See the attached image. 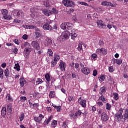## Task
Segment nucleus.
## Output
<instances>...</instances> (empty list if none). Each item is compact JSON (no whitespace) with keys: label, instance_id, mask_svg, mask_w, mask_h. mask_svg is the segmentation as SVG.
<instances>
[{"label":"nucleus","instance_id":"6e6552de","mask_svg":"<svg viewBox=\"0 0 128 128\" xmlns=\"http://www.w3.org/2000/svg\"><path fill=\"white\" fill-rule=\"evenodd\" d=\"M78 102L82 106V108H86V100H82V97L79 98L78 99Z\"/></svg>","mask_w":128,"mask_h":128},{"label":"nucleus","instance_id":"f257e3e1","mask_svg":"<svg viewBox=\"0 0 128 128\" xmlns=\"http://www.w3.org/2000/svg\"><path fill=\"white\" fill-rule=\"evenodd\" d=\"M60 27L62 30H71V38L72 40H74L78 36V34L74 32V29L72 30L74 24H72L70 22H64L60 24Z\"/></svg>","mask_w":128,"mask_h":128},{"label":"nucleus","instance_id":"49530a36","mask_svg":"<svg viewBox=\"0 0 128 128\" xmlns=\"http://www.w3.org/2000/svg\"><path fill=\"white\" fill-rule=\"evenodd\" d=\"M56 64H58V62L54 60L51 62V67L54 68L56 65Z\"/></svg>","mask_w":128,"mask_h":128},{"label":"nucleus","instance_id":"4c0bfd02","mask_svg":"<svg viewBox=\"0 0 128 128\" xmlns=\"http://www.w3.org/2000/svg\"><path fill=\"white\" fill-rule=\"evenodd\" d=\"M4 74L6 76L8 77L10 76V70H8V68H6L4 72Z\"/></svg>","mask_w":128,"mask_h":128},{"label":"nucleus","instance_id":"8fccbe9b","mask_svg":"<svg viewBox=\"0 0 128 128\" xmlns=\"http://www.w3.org/2000/svg\"><path fill=\"white\" fill-rule=\"evenodd\" d=\"M43 82L44 81H42V78H38L36 81V84H42Z\"/></svg>","mask_w":128,"mask_h":128},{"label":"nucleus","instance_id":"dca6fc26","mask_svg":"<svg viewBox=\"0 0 128 128\" xmlns=\"http://www.w3.org/2000/svg\"><path fill=\"white\" fill-rule=\"evenodd\" d=\"M1 115L3 118H6V107L2 108Z\"/></svg>","mask_w":128,"mask_h":128},{"label":"nucleus","instance_id":"052dcab7","mask_svg":"<svg viewBox=\"0 0 128 128\" xmlns=\"http://www.w3.org/2000/svg\"><path fill=\"white\" fill-rule=\"evenodd\" d=\"M14 42V44H20V41L18 40V39H14V40H13Z\"/></svg>","mask_w":128,"mask_h":128},{"label":"nucleus","instance_id":"a18cd8bd","mask_svg":"<svg viewBox=\"0 0 128 128\" xmlns=\"http://www.w3.org/2000/svg\"><path fill=\"white\" fill-rule=\"evenodd\" d=\"M0 78H4V70L0 68Z\"/></svg>","mask_w":128,"mask_h":128},{"label":"nucleus","instance_id":"de8ad7c7","mask_svg":"<svg viewBox=\"0 0 128 128\" xmlns=\"http://www.w3.org/2000/svg\"><path fill=\"white\" fill-rule=\"evenodd\" d=\"M104 80H106V76H104V75H101L100 77V82H104Z\"/></svg>","mask_w":128,"mask_h":128},{"label":"nucleus","instance_id":"a878e982","mask_svg":"<svg viewBox=\"0 0 128 128\" xmlns=\"http://www.w3.org/2000/svg\"><path fill=\"white\" fill-rule=\"evenodd\" d=\"M62 36L64 37V38H68V32L66 31L62 34Z\"/></svg>","mask_w":128,"mask_h":128},{"label":"nucleus","instance_id":"2f4dec72","mask_svg":"<svg viewBox=\"0 0 128 128\" xmlns=\"http://www.w3.org/2000/svg\"><path fill=\"white\" fill-rule=\"evenodd\" d=\"M68 120L64 121L63 122L62 128H68Z\"/></svg>","mask_w":128,"mask_h":128},{"label":"nucleus","instance_id":"e433bc0d","mask_svg":"<svg viewBox=\"0 0 128 128\" xmlns=\"http://www.w3.org/2000/svg\"><path fill=\"white\" fill-rule=\"evenodd\" d=\"M114 98L116 100H118V94L116 92L113 93Z\"/></svg>","mask_w":128,"mask_h":128},{"label":"nucleus","instance_id":"13d9d810","mask_svg":"<svg viewBox=\"0 0 128 128\" xmlns=\"http://www.w3.org/2000/svg\"><path fill=\"white\" fill-rule=\"evenodd\" d=\"M98 44H99V46H104V41L102 40H100L99 41Z\"/></svg>","mask_w":128,"mask_h":128},{"label":"nucleus","instance_id":"4be33fe9","mask_svg":"<svg viewBox=\"0 0 128 128\" xmlns=\"http://www.w3.org/2000/svg\"><path fill=\"white\" fill-rule=\"evenodd\" d=\"M44 78L48 84H50V74L46 73L44 76Z\"/></svg>","mask_w":128,"mask_h":128},{"label":"nucleus","instance_id":"f704fd0d","mask_svg":"<svg viewBox=\"0 0 128 128\" xmlns=\"http://www.w3.org/2000/svg\"><path fill=\"white\" fill-rule=\"evenodd\" d=\"M102 6H110V2L104 1L102 2Z\"/></svg>","mask_w":128,"mask_h":128},{"label":"nucleus","instance_id":"bb28decb","mask_svg":"<svg viewBox=\"0 0 128 128\" xmlns=\"http://www.w3.org/2000/svg\"><path fill=\"white\" fill-rule=\"evenodd\" d=\"M124 117V120H128V110H126L125 112H124V115L122 117Z\"/></svg>","mask_w":128,"mask_h":128},{"label":"nucleus","instance_id":"58836bf2","mask_svg":"<svg viewBox=\"0 0 128 128\" xmlns=\"http://www.w3.org/2000/svg\"><path fill=\"white\" fill-rule=\"evenodd\" d=\"M48 54L49 56H52L54 55V52H52V49H48Z\"/></svg>","mask_w":128,"mask_h":128},{"label":"nucleus","instance_id":"79ce46f5","mask_svg":"<svg viewBox=\"0 0 128 128\" xmlns=\"http://www.w3.org/2000/svg\"><path fill=\"white\" fill-rule=\"evenodd\" d=\"M26 100V97L24 96H22L20 97V102H24Z\"/></svg>","mask_w":128,"mask_h":128},{"label":"nucleus","instance_id":"72a5a7b5","mask_svg":"<svg viewBox=\"0 0 128 128\" xmlns=\"http://www.w3.org/2000/svg\"><path fill=\"white\" fill-rule=\"evenodd\" d=\"M54 60L56 62H58L60 60V56L58 54H55L54 55Z\"/></svg>","mask_w":128,"mask_h":128},{"label":"nucleus","instance_id":"20e7f679","mask_svg":"<svg viewBox=\"0 0 128 128\" xmlns=\"http://www.w3.org/2000/svg\"><path fill=\"white\" fill-rule=\"evenodd\" d=\"M122 109H120L119 113H116L115 114V118L116 119V122H122Z\"/></svg>","mask_w":128,"mask_h":128},{"label":"nucleus","instance_id":"7c9ffc66","mask_svg":"<svg viewBox=\"0 0 128 128\" xmlns=\"http://www.w3.org/2000/svg\"><path fill=\"white\" fill-rule=\"evenodd\" d=\"M20 64L17 62L16 64H15V66H14V70H16L18 72H20Z\"/></svg>","mask_w":128,"mask_h":128},{"label":"nucleus","instance_id":"ddd939ff","mask_svg":"<svg viewBox=\"0 0 128 128\" xmlns=\"http://www.w3.org/2000/svg\"><path fill=\"white\" fill-rule=\"evenodd\" d=\"M52 44V40L49 38H46L44 42V44L46 46H48Z\"/></svg>","mask_w":128,"mask_h":128},{"label":"nucleus","instance_id":"412c9836","mask_svg":"<svg viewBox=\"0 0 128 128\" xmlns=\"http://www.w3.org/2000/svg\"><path fill=\"white\" fill-rule=\"evenodd\" d=\"M82 114V110H78V111H76V112L74 114V118H76L78 116H80Z\"/></svg>","mask_w":128,"mask_h":128},{"label":"nucleus","instance_id":"69168bd1","mask_svg":"<svg viewBox=\"0 0 128 128\" xmlns=\"http://www.w3.org/2000/svg\"><path fill=\"white\" fill-rule=\"evenodd\" d=\"M78 50H82V44H79L78 48Z\"/></svg>","mask_w":128,"mask_h":128},{"label":"nucleus","instance_id":"1a4fd4ad","mask_svg":"<svg viewBox=\"0 0 128 128\" xmlns=\"http://www.w3.org/2000/svg\"><path fill=\"white\" fill-rule=\"evenodd\" d=\"M81 72H82L84 74L88 76V75L90 74V69L88 67H84V68H82Z\"/></svg>","mask_w":128,"mask_h":128},{"label":"nucleus","instance_id":"bf43d9fd","mask_svg":"<svg viewBox=\"0 0 128 128\" xmlns=\"http://www.w3.org/2000/svg\"><path fill=\"white\" fill-rule=\"evenodd\" d=\"M46 110L48 112H52V108L50 107H47Z\"/></svg>","mask_w":128,"mask_h":128},{"label":"nucleus","instance_id":"3c124183","mask_svg":"<svg viewBox=\"0 0 128 128\" xmlns=\"http://www.w3.org/2000/svg\"><path fill=\"white\" fill-rule=\"evenodd\" d=\"M69 116L70 118H74V112H71L70 114H69Z\"/></svg>","mask_w":128,"mask_h":128},{"label":"nucleus","instance_id":"c85d7f7f","mask_svg":"<svg viewBox=\"0 0 128 128\" xmlns=\"http://www.w3.org/2000/svg\"><path fill=\"white\" fill-rule=\"evenodd\" d=\"M26 28L28 30H30L32 28H35L36 30V28H36V26L34 25H27L26 26Z\"/></svg>","mask_w":128,"mask_h":128},{"label":"nucleus","instance_id":"c9c22d12","mask_svg":"<svg viewBox=\"0 0 128 128\" xmlns=\"http://www.w3.org/2000/svg\"><path fill=\"white\" fill-rule=\"evenodd\" d=\"M74 98H76V97L74 96H68V102H72V100H74Z\"/></svg>","mask_w":128,"mask_h":128},{"label":"nucleus","instance_id":"338daca9","mask_svg":"<svg viewBox=\"0 0 128 128\" xmlns=\"http://www.w3.org/2000/svg\"><path fill=\"white\" fill-rule=\"evenodd\" d=\"M34 108H38L40 106V105L38 103H35L32 104Z\"/></svg>","mask_w":128,"mask_h":128},{"label":"nucleus","instance_id":"c756f323","mask_svg":"<svg viewBox=\"0 0 128 128\" xmlns=\"http://www.w3.org/2000/svg\"><path fill=\"white\" fill-rule=\"evenodd\" d=\"M7 110H8V114H12V106L10 105L7 106Z\"/></svg>","mask_w":128,"mask_h":128},{"label":"nucleus","instance_id":"393cba45","mask_svg":"<svg viewBox=\"0 0 128 128\" xmlns=\"http://www.w3.org/2000/svg\"><path fill=\"white\" fill-rule=\"evenodd\" d=\"M20 122H22L24 120V113L21 112L19 116Z\"/></svg>","mask_w":128,"mask_h":128},{"label":"nucleus","instance_id":"9d476101","mask_svg":"<svg viewBox=\"0 0 128 128\" xmlns=\"http://www.w3.org/2000/svg\"><path fill=\"white\" fill-rule=\"evenodd\" d=\"M66 62H62V60H60L59 64V68L61 72H64L66 70Z\"/></svg>","mask_w":128,"mask_h":128},{"label":"nucleus","instance_id":"39448f33","mask_svg":"<svg viewBox=\"0 0 128 128\" xmlns=\"http://www.w3.org/2000/svg\"><path fill=\"white\" fill-rule=\"evenodd\" d=\"M97 26L99 28H103L104 30L106 28V25L104 22L102 21L101 20H98L96 21Z\"/></svg>","mask_w":128,"mask_h":128},{"label":"nucleus","instance_id":"6e6d98bb","mask_svg":"<svg viewBox=\"0 0 128 128\" xmlns=\"http://www.w3.org/2000/svg\"><path fill=\"white\" fill-rule=\"evenodd\" d=\"M110 72H114V66H110L108 68Z\"/></svg>","mask_w":128,"mask_h":128},{"label":"nucleus","instance_id":"4d7b16f0","mask_svg":"<svg viewBox=\"0 0 128 128\" xmlns=\"http://www.w3.org/2000/svg\"><path fill=\"white\" fill-rule=\"evenodd\" d=\"M24 46H25V47L28 46V48H30V43H28V42H25L24 44Z\"/></svg>","mask_w":128,"mask_h":128},{"label":"nucleus","instance_id":"aec40b11","mask_svg":"<svg viewBox=\"0 0 128 128\" xmlns=\"http://www.w3.org/2000/svg\"><path fill=\"white\" fill-rule=\"evenodd\" d=\"M52 106L56 108L57 112H60V110H62V106H56L54 104H52Z\"/></svg>","mask_w":128,"mask_h":128},{"label":"nucleus","instance_id":"9b49d317","mask_svg":"<svg viewBox=\"0 0 128 128\" xmlns=\"http://www.w3.org/2000/svg\"><path fill=\"white\" fill-rule=\"evenodd\" d=\"M1 12L4 20H10V18L8 16V10H6V9H2L1 10Z\"/></svg>","mask_w":128,"mask_h":128},{"label":"nucleus","instance_id":"f8f14e48","mask_svg":"<svg viewBox=\"0 0 128 128\" xmlns=\"http://www.w3.org/2000/svg\"><path fill=\"white\" fill-rule=\"evenodd\" d=\"M100 118L102 122H108V116L104 112L102 114Z\"/></svg>","mask_w":128,"mask_h":128},{"label":"nucleus","instance_id":"7ed1b4c3","mask_svg":"<svg viewBox=\"0 0 128 128\" xmlns=\"http://www.w3.org/2000/svg\"><path fill=\"white\" fill-rule=\"evenodd\" d=\"M96 54L99 56H106L108 54V49L104 48H101L96 50Z\"/></svg>","mask_w":128,"mask_h":128},{"label":"nucleus","instance_id":"a19ab883","mask_svg":"<svg viewBox=\"0 0 128 128\" xmlns=\"http://www.w3.org/2000/svg\"><path fill=\"white\" fill-rule=\"evenodd\" d=\"M109 6H112V8H116V6H118V4L116 2H110Z\"/></svg>","mask_w":128,"mask_h":128},{"label":"nucleus","instance_id":"09e8293b","mask_svg":"<svg viewBox=\"0 0 128 128\" xmlns=\"http://www.w3.org/2000/svg\"><path fill=\"white\" fill-rule=\"evenodd\" d=\"M78 3L80 4H82V6H88V4L86 2H79Z\"/></svg>","mask_w":128,"mask_h":128},{"label":"nucleus","instance_id":"f03ea898","mask_svg":"<svg viewBox=\"0 0 128 128\" xmlns=\"http://www.w3.org/2000/svg\"><path fill=\"white\" fill-rule=\"evenodd\" d=\"M56 28H58L56 24L54 22H50L43 25V30H50V32H52V30H56Z\"/></svg>","mask_w":128,"mask_h":128},{"label":"nucleus","instance_id":"ea45409f","mask_svg":"<svg viewBox=\"0 0 128 128\" xmlns=\"http://www.w3.org/2000/svg\"><path fill=\"white\" fill-rule=\"evenodd\" d=\"M24 14V12H22V10H20L17 12L16 16L18 17L20 16H22Z\"/></svg>","mask_w":128,"mask_h":128},{"label":"nucleus","instance_id":"4468645a","mask_svg":"<svg viewBox=\"0 0 128 128\" xmlns=\"http://www.w3.org/2000/svg\"><path fill=\"white\" fill-rule=\"evenodd\" d=\"M34 36L36 38L42 36V31L38 28H36Z\"/></svg>","mask_w":128,"mask_h":128},{"label":"nucleus","instance_id":"5701e85b","mask_svg":"<svg viewBox=\"0 0 128 128\" xmlns=\"http://www.w3.org/2000/svg\"><path fill=\"white\" fill-rule=\"evenodd\" d=\"M58 126V121L56 120H53L50 124V127L52 128H54Z\"/></svg>","mask_w":128,"mask_h":128},{"label":"nucleus","instance_id":"5fc2aeb1","mask_svg":"<svg viewBox=\"0 0 128 128\" xmlns=\"http://www.w3.org/2000/svg\"><path fill=\"white\" fill-rule=\"evenodd\" d=\"M112 107V106L108 103H107L106 104V110H110V108Z\"/></svg>","mask_w":128,"mask_h":128},{"label":"nucleus","instance_id":"2eb2a0df","mask_svg":"<svg viewBox=\"0 0 128 128\" xmlns=\"http://www.w3.org/2000/svg\"><path fill=\"white\" fill-rule=\"evenodd\" d=\"M42 12L45 14V16H50L52 14V10H48L46 9L43 10Z\"/></svg>","mask_w":128,"mask_h":128},{"label":"nucleus","instance_id":"e2e57ef3","mask_svg":"<svg viewBox=\"0 0 128 128\" xmlns=\"http://www.w3.org/2000/svg\"><path fill=\"white\" fill-rule=\"evenodd\" d=\"M18 50L16 48H14V50H13V52L15 54H18Z\"/></svg>","mask_w":128,"mask_h":128},{"label":"nucleus","instance_id":"423d86ee","mask_svg":"<svg viewBox=\"0 0 128 128\" xmlns=\"http://www.w3.org/2000/svg\"><path fill=\"white\" fill-rule=\"evenodd\" d=\"M62 4H64L65 6H70V8H72L74 7V2L69 0H63Z\"/></svg>","mask_w":128,"mask_h":128},{"label":"nucleus","instance_id":"c03bdc74","mask_svg":"<svg viewBox=\"0 0 128 128\" xmlns=\"http://www.w3.org/2000/svg\"><path fill=\"white\" fill-rule=\"evenodd\" d=\"M34 120H35V122H42V120H40V118L38 116H34Z\"/></svg>","mask_w":128,"mask_h":128},{"label":"nucleus","instance_id":"603ef678","mask_svg":"<svg viewBox=\"0 0 128 128\" xmlns=\"http://www.w3.org/2000/svg\"><path fill=\"white\" fill-rule=\"evenodd\" d=\"M51 12L52 14H58V11H56V9L54 8H52V10H51Z\"/></svg>","mask_w":128,"mask_h":128},{"label":"nucleus","instance_id":"774afa93","mask_svg":"<svg viewBox=\"0 0 128 128\" xmlns=\"http://www.w3.org/2000/svg\"><path fill=\"white\" fill-rule=\"evenodd\" d=\"M96 110V108L94 107V106H92V112H94Z\"/></svg>","mask_w":128,"mask_h":128},{"label":"nucleus","instance_id":"cd10ccee","mask_svg":"<svg viewBox=\"0 0 128 128\" xmlns=\"http://www.w3.org/2000/svg\"><path fill=\"white\" fill-rule=\"evenodd\" d=\"M56 96V94L54 91H50L49 94L50 98H54Z\"/></svg>","mask_w":128,"mask_h":128},{"label":"nucleus","instance_id":"0e129e2a","mask_svg":"<svg viewBox=\"0 0 128 128\" xmlns=\"http://www.w3.org/2000/svg\"><path fill=\"white\" fill-rule=\"evenodd\" d=\"M22 38L23 40H28V34H24L22 36Z\"/></svg>","mask_w":128,"mask_h":128},{"label":"nucleus","instance_id":"f3484780","mask_svg":"<svg viewBox=\"0 0 128 128\" xmlns=\"http://www.w3.org/2000/svg\"><path fill=\"white\" fill-rule=\"evenodd\" d=\"M30 52H32V48H26L24 50V54L26 56H28L30 54Z\"/></svg>","mask_w":128,"mask_h":128},{"label":"nucleus","instance_id":"a211bd4d","mask_svg":"<svg viewBox=\"0 0 128 128\" xmlns=\"http://www.w3.org/2000/svg\"><path fill=\"white\" fill-rule=\"evenodd\" d=\"M26 84V81L24 78H20V84L21 88H22Z\"/></svg>","mask_w":128,"mask_h":128},{"label":"nucleus","instance_id":"37998d69","mask_svg":"<svg viewBox=\"0 0 128 128\" xmlns=\"http://www.w3.org/2000/svg\"><path fill=\"white\" fill-rule=\"evenodd\" d=\"M99 100H100L104 102H106V98H104V96L102 94L99 98Z\"/></svg>","mask_w":128,"mask_h":128},{"label":"nucleus","instance_id":"473e14b6","mask_svg":"<svg viewBox=\"0 0 128 128\" xmlns=\"http://www.w3.org/2000/svg\"><path fill=\"white\" fill-rule=\"evenodd\" d=\"M116 64L118 66L122 64V58L116 59Z\"/></svg>","mask_w":128,"mask_h":128},{"label":"nucleus","instance_id":"680f3d73","mask_svg":"<svg viewBox=\"0 0 128 128\" xmlns=\"http://www.w3.org/2000/svg\"><path fill=\"white\" fill-rule=\"evenodd\" d=\"M92 74L94 76H96V75L98 74V70H94Z\"/></svg>","mask_w":128,"mask_h":128},{"label":"nucleus","instance_id":"0eeeda50","mask_svg":"<svg viewBox=\"0 0 128 128\" xmlns=\"http://www.w3.org/2000/svg\"><path fill=\"white\" fill-rule=\"evenodd\" d=\"M31 44L36 50H40V44H38V41L34 40L32 42Z\"/></svg>","mask_w":128,"mask_h":128},{"label":"nucleus","instance_id":"864d4df0","mask_svg":"<svg viewBox=\"0 0 128 128\" xmlns=\"http://www.w3.org/2000/svg\"><path fill=\"white\" fill-rule=\"evenodd\" d=\"M91 58H92V60H96V58H98V54H93L91 56Z\"/></svg>","mask_w":128,"mask_h":128},{"label":"nucleus","instance_id":"6ab92c4d","mask_svg":"<svg viewBox=\"0 0 128 128\" xmlns=\"http://www.w3.org/2000/svg\"><path fill=\"white\" fill-rule=\"evenodd\" d=\"M6 100L8 102H13L14 99H12V97L10 96V94H8L6 96Z\"/></svg>","mask_w":128,"mask_h":128},{"label":"nucleus","instance_id":"b1692460","mask_svg":"<svg viewBox=\"0 0 128 128\" xmlns=\"http://www.w3.org/2000/svg\"><path fill=\"white\" fill-rule=\"evenodd\" d=\"M101 92H100V94L102 95V94H106V88L104 86H102L100 88Z\"/></svg>","mask_w":128,"mask_h":128}]
</instances>
